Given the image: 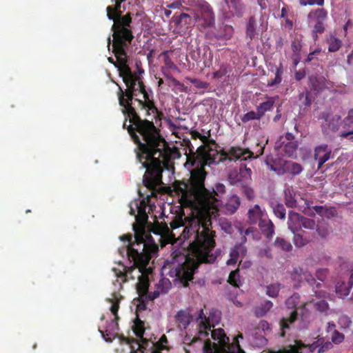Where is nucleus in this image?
Masks as SVG:
<instances>
[{
  "label": "nucleus",
  "mask_w": 353,
  "mask_h": 353,
  "mask_svg": "<svg viewBox=\"0 0 353 353\" xmlns=\"http://www.w3.org/2000/svg\"><path fill=\"white\" fill-rule=\"evenodd\" d=\"M252 155L248 150L239 146L230 147L228 151H222L221 154L208 150L205 146H199L196 152L187 156L184 165L190 170V178L187 181H176L174 188L181 195V204L191 208V216H186L182 212L173 216L170 223L172 230L185 226L182 232L184 239L193 238L185 253L179 250L172 253L175 263L170 274L184 286H188V281L193 279L200 264L212 263L216 260V256L212 253L216 244L212 216L217 214L219 201L205 186L208 174L205 166L227 161L245 160Z\"/></svg>",
  "instance_id": "1"
},
{
  "label": "nucleus",
  "mask_w": 353,
  "mask_h": 353,
  "mask_svg": "<svg viewBox=\"0 0 353 353\" xmlns=\"http://www.w3.org/2000/svg\"><path fill=\"white\" fill-rule=\"evenodd\" d=\"M119 63L120 77L126 85V89L123 90L118 85L117 92L119 103L122 107L121 111L125 117L123 128L128 130L131 139L137 145L138 150L143 154H148L149 151L156 148L169 147L153 121L142 119L139 115L140 110H145L146 116L159 113L152 91L146 89L140 76L132 72L123 59H120Z\"/></svg>",
  "instance_id": "2"
},
{
  "label": "nucleus",
  "mask_w": 353,
  "mask_h": 353,
  "mask_svg": "<svg viewBox=\"0 0 353 353\" xmlns=\"http://www.w3.org/2000/svg\"><path fill=\"white\" fill-rule=\"evenodd\" d=\"M143 154L138 150L137 159L142 163V168H145L143 176V184L150 191V194L142 193L139 189V194L142 198L141 201H134L130 204L131 215L135 216L136 222L133 224L134 232V241L132 243L138 247H141V250L148 249L150 253H158L159 247L153 239L150 232L160 235L161 239L163 233L169 232L166 224H160L158 221L152 225L150 231L145 229L148 216L146 212L150 205V198L157 197L159 192L158 188L163 184L162 173L164 169L167 170H174L173 159L179 158L181 154L179 150L174 147L156 148Z\"/></svg>",
  "instance_id": "3"
},
{
  "label": "nucleus",
  "mask_w": 353,
  "mask_h": 353,
  "mask_svg": "<svg viewBox=\"0 0 353 353\" xmlns=\"http://www.w3.org/2000/svg\"><path fill=\"white\" fill-rule=\"evenodd\" d=\"M111 10L112 8H109L108 18L114 21L112 27L113 31L112 52L117 61H114L112 57H109L108 61L118 69L120 74V59L125 61L126 65H129L128 52L134 39L131 26L132 17L130 14L128 13L122 17L114 19L112 14H111Z\"/></svg>",
  "instance_id": "4"
},
{
  "label": "nucleus",
  "mask_w": 353,
  "mask_h": 353,
  "mask_svg": "<svg viewBox=\"0 0 353 353\" xmlns=\"http://www.w3.org/2000/svg\"><path fill=\"white\" fill-rule=\"evenodd\" d=\"M149 256H143L141 265V270H137V273L139 278V283L136 284L137 292L139 294V301L140 302L138 307L141 309H145V301H153L158 298L161 294H166L171 288V283L168 279L163 278L156 284V290L154 292H149L150 286L149 275L152 272L151 267H148L150 261L157 256V253H150L149 250Z\"/></svg>",
  "instance_id": "5"
},
{
  "label": "nucleus",
  "mask_w": 353,
  "mask_h": 353,
  "mask_svg": "<svg viewBox=\"0 0 353 353\" xmlns=\"http://www.w3.org/2000/svg\"><path fill=\"white\" fill-rule=\"evenodd\" d=\"M121 240L128 243L127 246L123 248V250L126 252L129 260L133 261V266L127 268L125 266L121 265L122 270L113 268L112 271L117 277L121 278L123 282H126L128 279H135V276L132 273L134 271L141 270L142 258H143V256H149L150 253L149 250L144 249L142 251L141 247H138L135 244L132 243V236L130 234L123 236ZM142 272H143V270H141Z\"/></svg>",
  "instance_id": "6"
},
{
  "label": "nucleus",
  "mask_w": 353,
  "mask_h": 353,
  "mask_svg": "<svg viewBox=\"0 0 353 353\" xmlns=\"http://www.w3.org/2000/svg\"><path fill=\"white\" fill-rule=\"evenodd\" d=\"M251 153H252V155L250 157L246 158L245 160H236L239 161L241 162L240 167L239 170L234 169L230 172L228 174V181L230 183L236 186H242L246 183H249L251 181V176H252V170L250 168L247 167V164L245 163L246 161L252 158H256L257 157L262 155L263 153L264 148L261 147L260 150L259 151V154H257L256 156H254V153L250 151L249 149H248ZM231 161L230 162H232ZM236 162V161H234ZM229 161H227L225 163V165H228Z\"/></svg>",
  "instance_id": "7"
},
{
  "label": "nucleus",
  "mask_w": 353,
  "mask_h": 353,
  "mask_svg": "<svg viewBox=\"0 0 353 353\" xmlns=\"http://www.w3.org/2000/svg\"><path fill=\"white\" fill-rule=\"evenodd\" d=\"M212 337L219 343L217 353H245L241 347L239 342L230 343L229 337L222 328L214 329L212 331Z\"/></svg>",
  "instance_id": "8"
},
{
  "label": "nucleus",
  "mask_w": 353,
  "mask_h": 353,
  "mask_svg": "<svg viewBox=\"0 0 353 353\" xmlns=\"http://www.w3.org/2000/svg\"><path fill=\"white\" fill-rule=\"evenodd\" d=\"M328 17V12L325 8H316L310 11L307 14L309 22H314L312 32L314 41L318 39V34H321L325 30V23Z\"/></svg>",
  "instance_id": "9"
},
{
  "label": "nucleus",
  "mask_w": 353,
  "mask_h": 353,
  "mask_svg": "<svg viewBox=\"0 0 353 353\" xmlns=\"http://www.w3.org/2000/svg\"><path fill=\"white\" fill-rule=\"evenodd\" d=\"M299 294L297 293H294L290 297H289L285 301V305L289 309H293V310L290 312V316L288 318H283L280 321L281 326V333L280 336L284 337L285 335V330L289 328V324L294 323L298 316L296 307L299 302Z\"/></svg>",
  "instance_id": "10"
},
{
  "label": "nucleus",
  "mask_w": 353,
  "mask_h": 353,
  "mask_svg": "<svg viewBox=\"0 0 353 353\" xmlns=\"http://www.w3.org/2000/svg\"><path fill=\"white\" fill-rule=\"evenodd\" d=\"M271 170L278 174L288 173L292 175H298L301 173L303 168L301 164L296 162L279 159L274 161L271 165Z\"/></svg>",
  "instance_id": "11"
},
{
  "label": "nucleus",
  "mask_w": 353,
  "mask_h": 353,
  "mask_svg": "<svg viewBox=\"0 0 353 353\" xmlns=\"http://www.w3.org/2000/svg\"><path fill=\"white\" fill-rule=\"evenodd\" d=\"M292 278L293 280H297L299 282L304 279L308 284L312 286L316 284L317 288L321 286L320 283L316 282V279L310 272L305 271L301 268H296L293 270L292 273Z\"/></svg>",
  "instance_id": "12"
},
{
  "label": "nucleus",
  "mask_w": 353,
  "mask_h": 353,
  "mask_svg": "<svg viewBox=\"0 0 353 353\" xmlns=\"http://www.w3.org/2000/svg\"><path fill=\"white\" fill-rule=\"evenodd\" d=\"M233 15L240 18L246 13L247 6L243 0H225Z\"/></svg>",
  "instance_id": "13"
},
{
  "label": "nucleus",
  "mask_w": 353,
  "mask_h": 353,
  "mask_svg": "<svg viewBox=\"0 0 353 353\" xmlns=\"http://www.w3.org/2000/svg\"><path fill=\"white\" fill-rule=\"evenodd\" d=\"M303 217V216L297 212L293 211L289 212L288 225V228L292 233L299 231L304 232V231L301 230V221Z\"/></svg>",
  "instance_id": "14"
},
{
  "label": "nucleus",
  "mask_w": 353,
  "mask_h": 353,
  "mask_svg": "<svg viewBox=\"0 0 353 353\" xmlns=\"http://www.w3.org/2000/svg\"><path fill=\"white\" fill-rule=\"evenodd\" d=\"M265 210H262L261 207L256 204L252 206L248 212V221L250 224L254 225L263 219Z\"/></svg>",
  "instance_id": "15"
},
{
  "label": "nucleus",
  "mask_w": 353,
  "mask_h": 353,
  "mask_svg": "<svg viewBox=\"0 0 353 353\" xmlns=\"http://www.w3.org/2000/svg\"><path fill=\"white\" fill-rule=\"evenodd\" d=\"M304 201V205L298 206L297 201L290 192L289 194L285 193V204L287 207L290 208H298L299 210H301L303 213L307 214V211L310 209V201L307 199H303Z\"/></svg>",
  "instance_id": "16"
},
{
  "label": "nucleus",
  "mask_w": 353,
  "mask_h": 353,
  "mask_svg": "<svg viewBox=\"0 0 353 353\" xmlns=\"http://www.w3.org/2000/svg\"><path fill=\"white\" fill-rule=\"evenodd\" d=\"M265 98L267 99V101L261 103L256 108L261 118H262L265 115V112L271 111L273 109L274 103L276 101L279 99V97H268L266 95Z\"/></svg>",
  "instance_id": "17"
},
{
  "label": "nucleus",
  "mask_w": 353,
  "mask_h": 353,
  "mask_svg": "<svg viewBox=\"0 0 353 353\" xmlns=\"http://www.w3.org/2000/svg\"><path fill=\"white\" fill-rule=\"evenodd\" d=\"M259 227L267 239H270L274 234V225L272 221L268 219H261Z\"/></svg>",
  "instance_id": "18"
},
{
  "label": "nucleus",
  "mask_w": 353,
  "mask_h": 353,
  "mask_svg": "<svg viewBox=\"0 0 353 353\" xmlns=\"http://www.w3.org/2000/svg\"><path fill=\"white\" fill-rule=\"evenodd\" d=\"M175 321L179 329L185 330L190 323L191 316L188 312L180 310L175 315Z\"/></svg>",
  "instance_id": "19"
},
{
  "label": "nucleus",
  "mask_w": 353,
  "mask_h": 353,
  "mask_svg": "<svg viewBox=\"0 0 353 353\" xmlns=\"http://www.w3.org/2000/svg\"><path fill=\"white\" fill-rule=\"evenodd\" d=\"M325 121L327 122L328 128L332 132H336L339 130L341 117L339 115H330L327 114L325 117Z\"/></svg>",
  "instance_id": "20"
},
{
  "label": "nucleus",
  "mask_w": 353,
  "mask_h": 353,
  "mask_svg": "<svg viewBox=\"0 0 353 353\" xmlns=\"http://www.w3.org/2000/svg\"><path fill=\"white\" fill-rule=\"evenodd\" d=\"M256 21L254 16H250L246 23V37L252 41L256 35Z\"/></svg>",
  "instance_id": "21"
},
{
  "label": "nucleus",
  "mask_w": 353,
  "mask_h": 353,
  "mask_svg": "<svg viewBox=\"0 0 353 353\" xmlns=\"http://www.w3.org/2000/svg\"><path fill=\"white\" fill-rule=\"evenodd\" d=\"M298 145L296 141H288L283 145L282 151L288 157L294 158L296 155Z\"/></svg>",
  "instance_id": "22"
},
{
  "label": "nucleus",
  "mask_w": 353,
  "mask_h": 353,
  "mask_svg": "<svg viewBox=\"0 0 353 353\" xmlns=\"http://www.w3.org/2000/svg\"><path fill=\"white\" fill-rule=\"evenodd\" d=\"M132 330L135 335L141 340L143 341V335L145 333V323L143 321L137 317L132 326Z\"/></svg>",
  "instance_id": "23"
},
{
  "label": "nucleus",
  "mask_w": 353,
  "mask_h": 353,
  "mask_svg": "<svg viewBox=\"0 0 353 353\" xmlns=\"http://www.w3.org/2000/svg\"><path fill=\"white\" fill-rule=\"evenodd\" d=\"M270 205L273 210L274 215L276 217L281 219H285L286 210L284 205L282 203H280L277 201H272L270 203Z\"/></svg>",
  "instance_id": "24"
},
{
  "label": "nucleus",
  "mask_w": 353,
  "mask_h": 353,
  "mask_svg": "<svg viewBox=\"0 0 353 353\" xmlns=\"http://www.w3.org/2000/svg\"><path fill=\"white\" fill-rule=\"evenodd\" d=\"M233 34L234 29L232 26L225 25L220 29V30L218 32L217 37L219 39L229 40L232 37Z\"/></svg>",
  "instance_id": "25"
},
{
  "label": "nucleus",
  "mask_w": 353,
  "mask_h": 353,
  "mask_svg": "<svg viewBox=\"0 0 353 353\" xmlns=\"http://www.w3.org/2000/svg\"><path fill=\"white\" fill-rule=\"evenodd\" d=\"M283 288L279 283H271L266 286L265 293L271 298H276L279 296L280 290Z\"/></svg>",
  "instance_id": "26"
},
{
  "label": "nucleus",
  "mask_w": 353,
  "mask_h": 353,
  "mask_svg": "<svg viewBox=\"0 0 353 353\" xmlns=\"http://www.w3.org/2000/svg\"><path fill=\"white\" fill-rule=\"evenodd\" d=\"M274 245L276 248L285 252H289L292 250V245L290 242L281 237L276 238Z\"/></svg>",
  "instance_id": "27"
},
{
  "label": "nucleus",
  "mask_w": 353,
  "mask_h": 353,
  "mask_svg": "<svg viewBox=\"0 0 353 353\" xmlns=\"http://www.w3.org/2000/svg\"><path fill=\"white\" fill-rule=\"evenodd\" d=\"M303 233L301 231L293 233V242L296 247L301 248L309 243L310 239L307 236H304Z\"/></svg>",
  "instance_id": "28"
},
{
  "label": "nucleus",
  "mask_w": 353,
  "mask_h": 353,
  "mask_svg": "<svg viewBox=\"0 0 353 353\" xmlns=\"http://www.w3.org/2000/svg\"><path fill=\"white\" fill-rule=\"evenodd\" d=\"M241 204L240 199L236 195L232 196L226 203L227 210L231 213H234Z\"/></svg>",
  "instance_id": "29"
},
{
  "label": "nucleus",
  "mask_w": 353,
  "mask_h": 353,
  "mask_svg": "<svg viewBox=\"0 0 353 353\" xmlns=\"http://www.w3.org/2000/svg\"><path fill=\"white\" fill-rule=\"evenodd\" d=\"M191 17L186 13H181L179 15L174 14L173 17V21L176 26H182L183 24L187 25L191 23Z\"/></svg>",
  "instance_id": "30"
},
{
  "label": "nucleus",
  "mask_w": 353,
  "mask_h": 353,
  "mask_svg": "<svg viewBox=\"0 0 353 353\" xmlns=\"http://www.w3.org/2000/svg\"><path fill=\"white\" fill-rule=\"evenodd\" d=\"M327 43L329 44L328 51L331 52H334L338 51L342 45V41L341 39L336 38L334 36H330L327 39Z\"/></svg>",
  "instance_id": "31"
},
{
  "label": "nucleus",
  "mask_w": 353,
  "mask_h": 353,
  "mask_svg": "<svg viewBox=\"0 0 353 353\" xmlns=\"http://www.w3.org/2000/svg\"><path fill=\"white\" fill-rule=\"evenodd\" d=\"M294 345H288L283 348L284 353H302L301 349L304 346L301 341H295Z\"/></svg>",
  "instance_id": "32"
},
{
  "label": "nucleus",
  "mask_w": 353,
  "mask_h": 353,
  "mask_svg": "<svg viewBox=\"0 0 353 353\" xmlns=\"http://www.w3.org/2000/svg\"><path fill=\"white\" fill-rule=\"evenodd\" d=\"M228 282L236 287L239 288L241 285V281H240V275H239V268L236 269L235 270L232 271L228 276Z\"/></svg>",
  "instance_id": "33"
},
{
  "label": "nucleus",
  "mask_w": 353,
  "mask_h": 353,
  "mask_svg": "<svg viewBox=\"0 0 353 353\" xmlns=\"http://www.w3.org/2000/svg\"><path fill=\"white\" fill-rule=\"evenodd\" d=\"M125 0H114V6H110L107 8V16L108 17V8H112L111 14L114 16V19H119V17H122V15L121 14V3L124 1ZM124 15H123V17Z\"/></svg>",
  "instance_id": "34"
},
{
  "label": "nucleus",
  "mask_w": 353,
  "mask_h": 353,
  "mask_svg": "<svg viewBox=\"0 0 353 353\" xmlns=\"http://www.w3.org/2000/svg\"><path fill=\"white\" fill-rule=\"evenodd\" d=\"M350 286H347L345 283L338 282L335 287L336 293L340 296H346L350 294Z\"/></svg>",
  "instance_id": "35"
},
{
  "label": "nucleus",
  "mask_w": 353,
  "mask_h": 353,
  "mask_svg": "<svg viewBox=\"0 0 353 353\" xmlns=\"http://www.w3.org/2000/svg\"><path fill=\"white\" fill-rule=\"evenodd\" d=\"M273 307V303L269 300H266L256 310V313L258 316H264Z\"/></svg>",
  "instance_id": "36"
},
{
  "label": "nucleus",
  "mask_w": 353,
  "mask_h": 353,
  "mask_svg": "<svg viewBox=\"0 0 353 353\" xmlns=\"http://www.w3.org/2000/svg\"><path fill=\"white\" fill-rule=\"evenodd\" d=\"M261 118L259 117V114L258 112H254L253 110H251L245 114H244L241 117V121L243 123H248L250 121L252 120H260Z\"/></svg>",
  "instance_id": "37"
},
{
  "label": "nucleus",
  "mask_w": 353,
  "mask_h": 353,
  "mask_svg": "<svg viewBox=\"0 0 353 353\" xmlns=\"http://www.w3.org/2000/svg\"><path fill=\"white\" fill-rule=\"evenodd\" d=\"M283 68L281 65L279 68H276L274 78L268 82V86H273L279 84L282 81Z\"/></svg>",
  "instance_id": "38"
},
{
  "label": "nucleus",
  "mask_w": 353,
  "mask_h": 353,
  "mask_svg": "<svg viewBox=\"0 0 353 353\" xmlns=\"http://www.w3.org/2000/svg\"><path fill=\"white\" fill-rule=\"evenodd\" d=\"M229 65L223 64L220 66L219 69L214 72L212 74L214 79H221L227 75L229 72Z\"/></svg>",
  "instance_id": "39"
},
{
  "label": "nucleus",
  "mask_w": 353,
  "mask_h": 353,
  "mask_svg": "<svg viewBox=\"0 0 353 353\" xmlns=\"http://www.w3.org/2000/svg\"><path fill=\"white\" fill-rule=\"evenodd\" d=\"M240 188H241V192L243 194V195L245 196H246V198L249 201H251L254 199V197L255 196L254 192L253 189L248 185V183H246V184L241 186Z\"/></svg>",
  "instance_id": "40"
},
{
  "label": "nucleus",
  "mask_w": 353,
  "mask_h": 353,
  "mask_svg": "<svg viewBox=\"0 0 353 353\" xmlns=\"http://www.w3.org/2000/svg\"><path fill=\"white\" fill-rule=\"evenodd\" d=\"M186 80L189 81L191 83L198 89H206L209 87V83L205 81H202L198 79L186 77Z\"/></svg>",
  "instance_id": "41"
},
{
  "label": "nucleus",
  "mask_w": 353,
  "mask_h": 353,
  "mask_svg": "<svg viewBox=\"0 0 353 353\" xmlns=\"http://www.w3.org/2000/svg\"><path fill=\"white\" fill-rule=\"evenodd\" d=\"M109 301L112 303L110 307V311L112 314L115 316L116 319H119L118 310L119 309V301L117 299L115 294H114V299H109Z\"/></svg>",
  "instance_id": "42"
},
{
  "label": "nucleus",
  "mask_w": 353,
  "mask_h": 353,
  "mask_svg": "<svg viewBox=\"0 0 353 353\" xmlns=\"http://www.w3.org/2000/svg\"><path fill=\"white\" fill-rule=\"evenodd\" d=\"M310 82L312 88L316 91L322 89L323 85L320 79L316 77L312 76L310 77Z\"/></svg>",
  "instance_id": "43"
},
{
  "label": "nucleus",
  "mask_w": 353,
  "mask_h": 353,
  "mask_svg": "<svg viewBox=\"0 0 353 353\" xmlns=\"http://www.w3.org/2000/svg\"><path fill=\"white\" fill-rule=\"evenodd\" d=\"M299 99L304 105L307 107L310 106V105L312 104V100L310 99V92L309 91L300 93L299 95Z\"/></svg>",
  "instance_id": "44"
},
{
  "label": "nucleus",
  "mask_w": 353,
  "mask_h": 353,
  "mask_svg": "<svg viewBox=\"0 0 353 353\" xmlns=\"http://www.w3.org/2000/svg\"><path fill=\"white\" fill-rule=\"evenodd\" d=\"M332 150L327 151L323 154L314 157L316 160H318V168H321L322 165L330 159Z\"/></svg>",
  "instance_id": "45"
},
{
  "label": "nucleus",
  "mask_w": 353,
  "mask_h": 353,
  "mask_svg": "<svg viewBox=\"0 0 353 353\" xmlns=\"http://www.w3.org/2000/svg\"><path fill=\"white\" fill-rule=\"evenodd\" d=\"M314 306L316 310L320 312L327 313L330 309L329 304L324 300L316 302Z\"/></svg>",
  "instance_id": "46"
},
{
  "label": "nucleus",
  "mask_w": 353,
  "mask_h": 353,
  "mask_svg": "<svg viewBox=\"0 0 353 353\" xmlns=\"http://www.w3.org/2000/svg\"><path fill=\"white\" fill-rule=\"evenodd\" d=\"M199 319H200L201 321L199 323L200 328H203L205 330H211V325H210L208 321L206 319L205 317H204L203 320V310H200L199 314Z\"/></svg>",
  "instance_id": "47"
},
{
  "label": "nucleus",
  "mask_w": 353,
  "mask_h": 353,
  "mask_svg": "<svg viewBox=\"0 0 353 353\" xmlns=\"http://www.w3.org/2000/svg\"><path fill=\"white\" fill-rule=\"evenodd\" d=\"M299 4L301 6H323L324 0H299Z\"/></svg>",
  "instance_id": "48"
},
{
  "label": "nucleus",
  "mask_w": 353,
  "mask_h": 353,
  "mask_svg": "<svg viewBox=\"0 0 353 353\" xmlns=\"http://www.w3.org/2000/svg\"><path fill=\"white\" fill-rule=\"evenodd\" d=\"M317 342L321 343L319 348V352H324L332 347V342L328 341H324L323 339H319Z\"/></svg>",
  "instance_id": "49"
},
{
  "label": "nucleus",
  "mask_w": 353,
  "mask_h": 353,
  "mask_svg": "<svg viewBox=\"0 0 353 353\" xmlns=\"http://www.w3.org/2000/svg\"><path fill=\"white\" fill-rule=\"evenodd\" d=\"M332 342L335 344H339L344 340V335L338 330H334L331 336Z\"/></svg>",
  "instance_id": "50"
},
{
  "label": "nucleus",
  "mask_w": 353,
  "mask_h": 353,
  "mask_svg": "<svg viewBox=\"0 0 353 353\" xmlns=\"http://www.w3.org/2000/svg\"><path fill=\"white\" fill-rule=\"evenodd\" d=\"M252 238V239H259V232L256 228L254 227H249L245 231V236L246 237Z\"/></svg>",
  "instance_id": "51"
},
{
  "label": "nucleus",
  "mask_w": 353,
  "mask_h": 353,
  "mask_svg": "<svg viewBox=\"0 0 353 353\" xmlns=\"http://www.w3.org/2000/svg\"><path fill=\"white\" fill-rule=\"evenodd\" d=\"M246 237L243 236L242 239V243L235 245V247L236 248L237 250L239 251V254L241 257H244L247 254V248L243 245L246 242Z\"/></svg>",
  "instance_id": "52"
},
{
  "label": "nucleus",
  "mask_w": 353,
  "mask_h": 353,
  "mask_svg": "<svg viewBox=\"0 0 353 353\" xmlns=\"http://www.w3.org/2000/svg\"><path fill=\"white\" fill-rule=\"evenodd\" d=\"M210 136V131L208 132V136L206 137L205 135H202L201 134V137H200V140L203 143L204 145H203L202 146H205L206 147V149L208 150H212V151H216L218 154H221L222 151H226L225 149H222L220 151H218L216 148L215 149H212L211 147H209L208 145H207V144L208 143V141H209V137ZM229 149L227 150L228 151Z\"/></svg>",
  "instance_id": "53"
},
{
  "label": "nucleus",
  "mask_w": 353,
  "mask_h": 353,
  "mask_svg": "<svg viewBox=\"0 0 353 353\" xmlns=\"http://www.w3.org/2000/svg\"><path fill=\"white\" fill-rule=\"evenodd\" d=\"M291 47L293 52L298 56L302 48L301 41L298 39H294L292 41Z\"/></svg>",
  "instance_id": "54"
},
{
  "label": "nucleus",
  "mask_w": 353,
  "mask_h": 353,
  "mask_svg": "<svg viewBox=\"0 0 353 353\" xmlns=\"http://www.w3.org/2000/svg\"><path fill=\"white\" fill-rule=\"evenodd\" d=\"M315 221L313 219L303 217L302 221H301V227H303L306 229H310L312 230L315 227Z\"/></svg>",
  "instance_id": "55"
},
{
  "label": "nucleus",
  "mask_w": 353,
  "mask_h": 353,
  "mask_svg": "<svg viewBox=\"0 0 353 353\" xmlns=\"http://www.w3.org/2000/svg\"><path fill=\"white\" fill-rule=\"evenodd\" d=\"M344 127H350L353 125V108L348 110L347 116L343 121Z\"/></svg>",
  "instance_id": "56"
},
{
  "label": "nucleus",
  "mask_w": 353,
  "mask_h": 353,
  "mask_svg": "<svg viewBox=\"0 0 353 353\" xmlns=\"http://www.w3.org/2000/svg\"><path fill=\"white\" fill-rule=\"evenodd\" d=\"M331 150L329 149L327 144H321L317 146L314 150V157L323 154L327 151Z\"/></svg>",
  "instance_id": "57"
},
{
  "label": "nucleus",
  "mask_w": 353,
  "mask_h": 353,
  "mask_svg": "<svg viewBox=\"0 0 353 353\" xmlns=\"http://www.w3.org/2000/svg\"><path fill=\"white\" fill-rule=\"evenodd\" d=\"M162 55L164 59V64L167 69H170L174 67V63L172 61L170 57L168 56V51L165 50L162 52Z\"/></svg>",
  "instance_id": "58"
},
{
  "label": "nucleus",
  "mask_w": 353,
  "mask_h": 353,
  "mask_svg": "<svg viewBox=\"0 0 353 353\" xmlns=\"http://www.w3.org/2000/svg\"><path fill=\"white\" fill-rule=\"evenodd\" d=\"M210 192L212 193L213 196L216 198V195L218 196L219 194H223L225 192V187L222 183H217L216 184L215 188H213L212 191Z\"/></svg>",
  "instance_id": "59"
},
{
  "label": "nucleus",
  "mask_w": 353,
  "mask_h": 353,
  "mask_svg": "<svg viewBox=\"0 0 353 353\" xmlns=\"http://www.w3.org/2000/svg\"><path fill=\"white\" fill-rule=\"evenodd\" d=\"M324 213H325V214H323V216L326 217L327 219H331L332 217H334L337 214L336 210L335 208H334V207H330V208L325 207Z\"/></svg>",
  "instance_id": "60"
},
{
  "label": "nucleus",
  "mask_w": 353,
  "mask_h": 353,
  "mask_svg": "<svg viewBox=\"0 0 353 353\" xmlns=\"http://www.w3.org/2000/svg\"><path fill=\"white\" fill-rule=\"evenodd\" d=\"M327 275V269H319L316 272V276L317 279L321 281H323L325 280Z\"/></svg>",
  "instance_id": "61"
},
{
  "label": "nucleus",
  "mask_w": 353,
  "mask_h": 353,
  "mask_svg": "<svg viewBox=\"0 0 353 353\" xmlns=\"http://www.w3.org/2000/svg\"><path fill=\"white\" fill-rule=\"evenodd\" d=\"M165 343H168V339L166 336L163 334L156 343L157 349H159L160 350H165L166 348L165 345Z\"/></svg>",
  "instance_id": "62"
},
{
  "label": "nucleus",
  "mask_w": 353,
  "mask_h": 353,
  "mask_svg": "<svg viewBox=\"0 0 353 353\" xmlns=\"http://www.w3.org/2000/svg\"><path fill=\"white\" fill-rule=\"evenodd\" d=\"M312 208L316 212V213L318 214L319 215H320L321 216H323V214H325L324 212H325V206L315 205V206L312 207Z\"/></svg>",
  "instance_id": "63"
},
{
  "label": "nucleus",
  "mask_w": 353,
  "mask_h": 353,
  "mask_svg": "<svg viewBox=\"0 0 353 353\" xmlns=\"http://www.w3.org/2000/svg\"><path fill=\"white\" fill-rule=\"evenodd\" d=\"M230 256L235 258L238 260L239 257H240V254H239V251L234 246L232 249H231L230 252Z\"/></svg>",
  "instance_id": "64"
}]
</instances>
